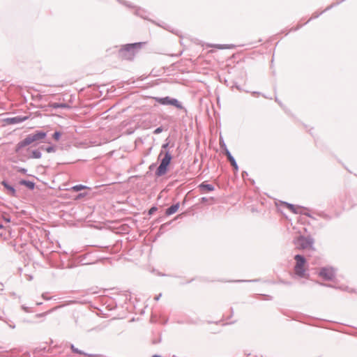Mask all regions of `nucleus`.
Here are the masks:
<instances>
[{
  "instance_id": "1",
  "label": "nucleus",
  "mask_w": 357,
  "mask_h": 357,
  "mask_svg": "<svg viewBox=\"0 0 357 357\" xmlns=\"http://www.w3.org/2000/svg\"><path fill=\"white\" fill-rule=\"evenodd\" d=\"M47 132L43 130H36L34 132L27 135L22 140L17 142L15 146L14 152L20 153L30 145L36 146L38 143L46 142Z\"/></svg>"
},
{
  "instance_id": "2",
  "label": "nucleus",
  "mask_w": 357,
  "mask_h": 357,
  "mask_svg": "<svg viewBox=\"0 0 357 357\" xmlns=\"http://www.w3.org/2000/svg\"><path fill=\"white\" fill-rule=\"evenodd\" d=\"M163 153L164 157L161 159L160 163L155 172L156 177H161L167 174L173 158L170 151H166Z\"/></svg>"
},
{
  "instance_id": "3",
  "label": "nucleus",
  "mask_w": 357,
  "mask_h": 357,
  "mask_svg": "<svg viewBox=\"0 0 357 357\" xmlns=\"http://www.w3.org/2000/svg\"><path fill=\"white\" fill-rule=\"evenodd\" d=\"M142 46H122L118 52V57L122 60L132 61Z\"/></svg>"
},
{
  "instance_id": "4",
  "label": "nucleus",
  "mask_w": 357,
  "mask_h": 357,
  "mask_svg": "<svg viewBox=\"0 0 357 357\" xmlns=\"http://www.w3.org/2000/svg\"><path fill=\"white\" fill-rule=\"evenodd\" d=\"M26 151L28 153H24L23 151H20V153H16L18 155V160L24 162L29 159H40L42 157L40 146L35 149H31V147H28Z\"/></svg>"
},
{
  "instance_id": "5",
  "label": "nucleus",
  "mask_w": 357,
  "mask_h": 357,
  "mask_svg": "<svg viewBox=\"0 0 357 357\" xmlns=\"http://www.w3.org/2000/svg\"><path fill=\"white\" fill-rule=\"evenodd\" d=\"M294 259L296 261V264L294 266V272L296 275L299 278H305V264L306 259L305 257L300 254L296 255L294 256Z\"/></svg>"
},
{
  "instance_id": "6",
  "label": "nucleus",
  "mask_w": 357,
  "mask_h": 357,
  "mask_svg": "<svg viewBox=\"0 0 357 357\" xmlns=\"http://www.w3.org/2000/svg\"><path fill=\"white\" fill-rule=\"evenodd\" d=\"M155 102L162 105H173L177 109H183L187 113V109L182 105V104L176 99L169 96L165 97H155L154 98Z\"/></svg>"
},
{
  "instance_id": "7",
  "label": "nucleus",
  "mask_w": 357,
  "mask_h": 357,
  "mask_svg": "<svg viewBox=\"0 0 357 357\" xmlns=\"http://www.w3.org/2000/svg\"><path fill=\"white\" fill-rule=\"evenodd\" d=\"M314 239L312 237L301 236L298 239V245L301 249L310 248L314 250L313 248Z\"/></svg>"
},
{
  "instance_id": "8",
  "label": "nucleus",
  "mask_w": 357,
  "mask_h": 357,
  "mask_svg": "<svg viewBox=\"0 0 357 357\" xmlns=\"http://www.w3.org/2000/svg\"><path fill=\"white\" fill-rule=\"evenodd\" d=\"M335 270L332 267H322L319 273V276L327 281L332 280L335 277Z\"/></svg>"
},
{
  "instance_id": "9",
  "label": "nucleus",
  "mask_w": 357,
  "mask_h": 357,
  "mask_svg": "<svg viewBox=\"0 0 357 357\" xmlns=\"http://www.w3.org/2000/svg\"><path fill=\"white\" fill-rule=\"evenodd\" d=\"M29 119V116H16L8 117L4 119V122L8 125L21 123Z\"/></svg>"
},
{
  "instance_id": "10",
  "label": "nucleus",
  "mask_w": 357,
  "mask_h": 357,
  "mask_svg": "<svg viewBox=\"0 0 357 357\" xmlns=\"http://www.w3.org/2000/svg\"><path fill=\"white\" fill-rule=\"evenodd\" d=\"M1 184L4 187L5 190H6L7 195L17 197V190L15 188V187L12 185H10L8 180L4 179L1 182Z\"/></svg>"
},
{
  "instance_id": "11",
  "label": "nucleus",
  "mask_w": 357,
  "mask_h": 357,
  "mask_svg": "<svg viewBox=\"0 0 357 357\" xmlns=\"http://www.w3.org/2000/svg\"><path fill=\"white\" fill-rule=\"evenodd\" d=\"M223 144L225 146V150H224L225 154L226 155L227 160L230 162L231 165L234 168V172L236 173L238 171V166L237 165V162H236L235 158H234V156L231 155L230 151L227 148V146L224 142H223Z\"/></svg>"
},
{
  "instance_id": "12",
  "label": "nucleus",
  "mask_w": 357,
  "mask_h": 357,
  "mask_svg": "<svg viewBox=\"0 0 357 357\" xmlns=\"http://www.w3.org/2000/svg\"><path fill=\"white\" fill-rule=\"evenodd\" d=\"M282 204L284 205L288 209H289L292 213L295 214H304L307 216H310L309 213H303L301 210H303L304 208L301 207L300 206H295L292 204H289L285 202H282Z\"/></svg>"
},
{
  "instance_id": "13",
  "label": "nucleus",
  "mask_w": 357,
  "mask_h": 357,
  "mask_svg": "<svg viewBox=\"0 0 357 357\" xmlns=\"http://www.w3.org/2000/svg\"><path fill=\"white\" fill-rule=\"evenodd\" d=\"M198 188L202 192H211L215 189L213 185L206 183V182H202L200 183L198 185Z\"/></svg>"
},
{
  "instance_id": "14",
  "label": "nucleus",
  "mask_w": 357,
  "mask_h": 357,
  "mask_svg": "<svg viewBox=\"0 0 357 357\" xmlns=\"http://www.w3.org/2000/svg\"><path fill=\"white\" fill-rule=\"evenodd\" d=\"M49 107H52L53 109H69L70 106L67 103H60V102H50L47 105Z\"/></svg>"
},
{
  "instance_id": "15",
  "label": "nucleus",
  "mask_w": 357,
  "mask_h": 357,
  "mask_svg": "<svg viewBox=\"0 0 357 357\" xmlns=\"http://www.w3.org/2000/svg\"><path fill=\"white\" fill-rule=\"evenodd\" d=\"M20 185L26 187L28 189L33 190L36 187V183L33 181L21 179L19 181Z\"/></svg>"
},
{
  "instance_id": "16",
  "label": "nucleus",
  "mask_w": 357,
  "mask_h": 357,
  "mask_svg": "<svg viewBox=\"0 0 357 357\" xmlns=\"http://www.w3.org/2000/svg\"><path fill=\"white\" fill-rule=\"evenodd\" d=\"M70 349L72 350V351L75 354H80V355H84V356H90V357H100V355L98 354H86L85 352H84L83 351L76 348L74 344H71L70 345Z\"/></svg>"
},
{
  "instance_id": "17",
  "label": "nucleus",
  "mask_w": 357,
  "mask_h": 357,
  "mask_svg": "<svg viewBox=\"0 0 357 357\" xmlns=\"http://www.w3.org/2000/svg\"><path fill=\"white\" fill-rule=\"evenodd\" d=\"M179 206H180L179 202L172 204V206H170L169 208H167L166 209L165 214L167 215H171L175 213L178 211Z\"/></svg>"
},
{
  "instance_id": "18",
  "label": "nucleus",
  "mask_w": 357,
  "mask_h": 357,
  "mask_svg": "<svg viewBox=\"0 0 357 357\" xmlns=\"http://www.w3.org/2000/svg\"><path fill=\"white\" fill-rule=\"evenodd\" d=\"M40 148L41 149V151H45L47 153H54L56 151V147L54 145H50V146L41 145V146H40Z\"/></svg>"
},
{
  "instance_id": "19",
  "label": "nucleus",
  "mask_w": 357,
  "mask_h": 357,
  "mask_svg": "<svg viewBox=\"0 0 357 357\" xmlns=\"http://www.w3.org/2000/svg\"><path fill=\"white\" fill-rule=\"evenodd\" d=\"M59 307H60V306H56L55 307H53V308L50 309V310H47V311L45 312L36 314L35 315V317H36V318L45 317L47 314L52 313V312H54V310H57Z\"/></svg>"
},
{
  "instance_id": "20",
  "label": "nucleus",
  "mask_w": 357,
  "mask_h": 357,
  "mask_svg": "<svg viewBox=\"0 0 357 357\" xmlns=\"http://www.w3.org/2000/svg\"><path fill=\"white\" fill-rule=\"evenodd\" d=\"M168 140H169L168 138L166 139V140H165L166 142L162 145L161 151L159 154L158 158H160V156L163 154L164 152H165L166 151H169L168 149V148L169 147V142Z\"/></svg>"
},
{
  "instance_id": "21",
  "label": "nucleus",
  "mask_w": 357,
  "mask_h": 357,
  "mask_svg": "<svg viewBox=\"0 0 357 357\" xmlns=\"http://www.w3.org/2000/svg\"><path fill=\"white\" fill-rule=\"evenodd\" d=\"M61 132L60 131H58V130H56L53 135H52V138L55 140V141H59L61 137Z\"/></svg>"
},
{
  "instance_id": "22",
  "label": "nucleus",
  "mask_w": 357,
  "mask_h": 357,
  "mask_svg": "<svg viewBox=\"0 0 357 357\" xmlns=\"http://www.w3.org/2000/svg\"><path fill=\"white\" fill-rule=\"evenodd\" d=\"M13 169H15L17 172L22 173L23 174H26V173H27V169L24 167L15 166V167H13Z\"/></svg>"
},
{
  "instance_id": "23",
  "label": "nucleus",
  "mask_w": 357,
  "mask_h": 357,
  "mask_svg": "<svg viewBox=\"0 0 357 357\" xmlns=\"http://www.w3.org/2000/svg\"><path fill=\"white\" fill-rule=\"evenodd\" d=\"M87 188L86 186H85V185H81V184H79V185H76L73 186V189L75 191L78 192V191H79V190H83V189H85V188Z\"/></svg>"
},
{
  "instance_id": "24",
  "label": "nucleus",
  "mask_w": 357,
  "mask_h": 357,
  "mask_svg": "<svg viewBox=\"0 0 357 357\" xmlns=\"http://www.w3.org/2000/svg\"><path fill=\"white\" fill-rule=\"evenodd\" d=\"M86 257V255H82V256L79 257V263H81L82 265H86V264H91V262L85 261Z\"/></svg>"
},
{
  "instance_id": "25",
  "label": "nucleus",
  "mask_w": 357,
  "mask_h": 357,
  "mask_svg": "<svg viewBox=\"0 0 357 357\" xmlns=\"http://www.w3.org/2000/svg\"><path fill=\"white\" fill-rule=\"evenodd\" d=\"M163 131V128L162 126L158 127L153 131V133L155 135L160 134Z\"/></svg>"
},
{
  "instance_id": "26",
  "label": "nucleus",
  "mask_w": 357,
  "mask_h": 357,
  "mask_svg": "<svg viewBox=\"0 0 357 357\" xmlns=\"http://www.w3.org/2000/svg\"><path fill=\"white\" fill-rule=\"evenodd\" d=\"M158 210V208L156 206H152L148 212L149 215H153L156 211Z\"/></svg>"
},
{
  "instance_id": "27",
  "label": "nucleus",
  "mask_w": 357,
  "mask_h": 357,
  "mask_svg": "<svg viewBox=\"0 0 357 357\" xmlns=\"http://www.w3.org/2000/svg\"><path fill=\"white\" fill-rule=\"evenodd\" d=\"M22 309L25 312H31L32 310H31V307H27L26 305H22Z\"/></svg>"
},
{
  "instance_id": "28",
  "label": "nucleus",
  "mask_w": 357,
  "mask_h": 357,
  "mask_svg": "<svg viewBox=\"0 0 357 357\" xmlns=\"http://www.w3.org/2000/svg\"><path fill=\"white\" fill-rule=\"evenodd\" d=\"M214 47H217L218 49H230L231 47H234V46H223V45H221V46H213Z\"/></svg>"
},
{
  "instance_id": "29",
  "label": "nucleus",
  "mask_w": 357,
  "mask_h": 357,
  "mask_svg": "<svg viewBox=\"0 0 357 357\" xmlns=\"http://www.w3.org/2000/svg\"><path fill=\"white\" fill-rule=\"evenodd\" d=\"M208 200L207 197H203L201 198L200 202L201 203H205Z\"/></svg>"
},
{
  "instance_id": "30",
  "label": "nucleus",
  "mask_w": 357,
  "mask_h": 357,
  "mask_svg": "<svg viewBox=\"0 0 357 357\" xmlns=\"http://www.w3.org/2000/svg\"><path fill=\"white\" fill-rule=\"evenodd\" d=\"M275 102H278V104L280 105L281 107H283L282 103L279 100V99L278 98L277 96L275 98Z\"/></svg>"
},
{
  "instance_id": "31",
  "label": "nucleus",
  "mask_w": 357,
  "mask_h": 357,
  "mask_svg": "<svg viewBox=\"0 0 357 357\" xmlns=\"http://www.w3.org/2000/svg\"><path fill=\"white\" fill-rule=\"evenodd\" d=\"M161 296H162V294H159L158 295H157V296L154 298L155 301H158L160 299V298Z\"/></svg>"
},
{
  "instance_id": "32",
  "label": "nucleus",
  "mask_w": 357,
  "mask_h": 357,
  "mask_svg": "<svg viewBox=\"0 0 357 357\" xmlns=\"http://www.w3.org/2000/svg\"><path fill=\"white\" fill-rule=\"evenodd\" d=\"M155 167V163H152L150 166H149V169L150 170H153L154 169V167Z\"/></svg>"
},
{
  "instance_id": "33",
  "label": "nucleus",
  "mask_w": 357,
  "mask_h": 357,
  "mask_svg": "<svg viewBox=\"0 0 357 357\" xmlns=\"http://www.w3.org/2000/svg\"><path fill=\"white\" fill-rule=\"evenodd\" d=\"M319 284L321 285V286H326V287H333L331 284H323V283H319Z\"/></svg>"
},
{
  "instance_id": "34",
  "label": "nucleus",
  "mask_w": 357,
  "mask_h": 357,
  "mask_svg": "<svg viewBox=\"0 0 357 357\" xmlns=\"http://www.w3.org/2000/svg\"><path fill=\"white\" fill-rule=\"evenodd\" d=\"M234 86L236 87L238 91H241V86L239 85H238L237 84H235V85Z\"/></svg>"
},
{
  "instance_id": "35",
  "label": "nucleus",
  "mask_w": 357,
  "mask_h": 357,
  "mask_svg": "<svg viewBox=\"0 0 357 357\" xmlns=\"http://www.w3.org/2000/svg\"><path fill=\"white\" fill-rule=\"evenodd\" d=\"M246 175L248 176V173H247V172H243L242 173V176H243V177H244V176H246Z\"/></svg>"
},
{
  "instance_id": "36",
  "label": "nucleus",
  "mask_w": 357,
  "mask_h": 357,
  "mask_svg": "<svg viewBox=\"0 0 357 357\" xmlns=\"http://www.w3.org/2000/svg\"><path fill=\"white\" fill-rule=\"evenodd\" d=\"M246 175L248 176V173H247V172H243L242 173V176H243V177H244V176H246Z\"/></svg>"
},
{
  "instance_id": "37",
  "label": "nucleus",
  "mask_w": 357,
  "mask_h": 357,
  "mask_svg": "<svg viewBox=\"0 0 357 357\" xmlns=\"http://www.w3.org/2000/svg\"><path fill=\"white\" fill-rule=\"evenodd\" d=\"M230 310H231V315H230V317H231L233 313H234V309H233V307H231Z\"/></svg>"
},
{
  "instance_id": "38",
  "label": "nucleus",
  "mask_w": 357,
  "mask_h": 357,
  "mask_svg": "<svg viewBox=\"0 0 357 357\" xmlns=\"http://www.w3.org/2000/svg\"><path fill=\"white\" fill-rule=\"evenodd\" d=\"M252 280H238V282H251Z\"/></svg>"
},
{
  "instance_id": "39",
  "label": "nucleus",
  "mask_w": 357,
  "mask_h": 357,
  "mask_svg": "<svg viewBox=\"0 0 357 357\" xmlns=\"http://www.w3.org/2000/svg\"><path fill=\"white\" fill-rule=\"evenodd\" d=\"M43 297L44 299H46V300H50V298H47V296H45L44 294H43Z\"/></svg>"
},
{
  "instance_id": "40",
  "label": "nucleus",
  "mask_w": 357,
  "mask_h": 357,
  "mask_svg": "<svg viewBox=\"0 0 357 357\" xmlns=\"http://www.w3.org/2000/svg\"><path fill=\"white\" fill-rule=\"evenodd\" d=\"M9 326H10L11 328H15V325H13V324H9Z\"/></svg>"
},
{
  "instance_id": "41",
  "label": "nucleus",
  "mask_w": 357,
  "mask_h": 357,
  "mask_svg": "<svg viewBox=\"0 0 357 357\" xmlns=\"http://www.w3.org/2000/svg\"><path fill=\"white\" fill-rule=\"evenodd\" d=\"M183 52V50L180 51L178 54H176L177 56H180Z\"/></svg>"
},
{
  "instance_id": "42",
  "label": "nucleus",
  "mask_w": 357,
  "mask_h": 357,
  "mask_svg": "<svg viewBox=\"0 0 357 357\" xmlns=\"http://www.w3.org/2000/svg\"><path fill=\"white\" fill-rule=\"evenodd\" d=\"M252 94L257 95V94H260V93L257 92V91H254V92H252Z\"/></svg>"
},
{
  "instance_id": "43",
  "label": "nucleus",
  "mask_w": 357,
  "mask_h": 357,
  "mask_svg": "<svg viewBox=\"0 0 357 357\" xmlns=\"http://www.w3.org/2000/svg\"><path fill=\"white\" fill-rule=\"evenodd\" d=\"M10 161L13 162H17V160H15V159H13V158L10 159Z\"/></svg>"
},
{
  "instance_id": "44",
  "label": "nucleus",
  "mask_w": 357,
  "mask_h": 357,
  "mask_svg": "<svg viewBox=\"0 0 357 357\" xmlns=\"http://www.w3.org/2000/svg\"><path fill=\"white\" fill-rule=\"evenodd\" d=\"M132 45H141V43H133Z\"/></svg>"
},
{
  "instance_id": "45",
  "label": "nucleus",
  "mask_w": 357,
  "mask_h": 357,
  "mask_svg": "<svg viewBox=\"0 0 357 357\" xmlns=\"http://www.w3.org/2000/svg\"><path fill=\"white\" fill-rule=\"evenodd\" d=\"M3 227V225L0 223V229H2Z\"/></svg>"
},
{
  "instance_id": "46",
  "label": "nucleus",
  "mask_w": 357,
  "mask_h": 357,
  "mask_svg": "<svg viewBox=\"0 0 357 357\" xmlns=\"http://www.w3.org/2000/svg\"><path fill=\"white\" fill-rule=\"evenodd\" d=\"M27 322H29V323H32V324H33V323H35V321H27Z\"/></svg>"
},
{
  "instance_id": "47",
  "label": "nucleus",
  "mask_w": 357,
  "mask_h": 357,
  "mask_svg": "<svg viewBox=\"0 0 357 357\" xmlns=\"http://www.w3.org/2000/svg\"><path fill=\"white\" fill-rule=\"evenodd\" d=\"M264 98H268V96H264Z\"/></svg>"
},
{
  "instance_id": "48",
  "label": "nucleus",
  "mask_w": 357,
  "mask_h": 357,
  "mask_svg": "<svg viewBox=\"0 0 357 357\" xmlns=\"http://www.w3.org/2000/svg\"><path fill=\"white\" fill-rule=\"evenodd\" d=\"M264 98H268V96H264Z\"/></svg>"
},
{
  "instance_id": "49",
  "label": "nucleus",
  "mask_w": 357,
  "mask_h": 357,
  "mask_svg": "<svg viewBox=\"0 0 357 357\" xmlns=\"http://www.w3.org/2000/svg\"><path fill=\"white\" fill-rule=\"evenodd\" d=\"M36 305H41V303H38Z\"/></svg>"
}]
</instances>
